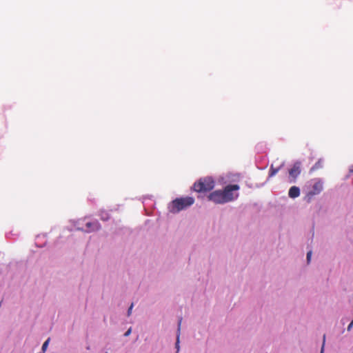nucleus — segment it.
<instances>
[{
	"label": "nucleus",
	"instance_id": "f257e3e1",
	"mask_svg": "<svg viewBox=\"0 0 353 353\" xmlns=\"http://www.w3.org/2000/svg\"><path fill=\"white\" fill-rule=\"evenodd\" d=\"M239 185L229 184L222 189L214 190L209 193L207 199L216 205H224L236 201L239 196Z\"/></svg>",
	"mask_w": 353,
	"mask_h": 353
},
{
	"label": "nucleus",
	"instance_id": "f03ea898",
	"mask_svg": "<svg viewBox=\"0 0 353 353\" xmlns=\"http://www.w3.org/2000/svg\"><path fill=\"white\" fill-rule=\"evenodd\" d=\"M194 198L192 196H185L176 198L170 201L168 205V211L172 214H177L182 210H185L194 203Z\"/></svg>",
	"mask_w": 353,
	"mask_h": 353
},
{
	"label": "nucleus",
	"instance_id": "7ed1b4c3",
	"mask_svg": "<svg viewBox=\"0 0 353 353\" xmlns=\"http://www.w3.org/2000/svg\"><path fill=\"white\" fill-rule=\"evenodd\" d=\"M214 187L213 178H200L193 185L194 190L197 192L211 191Z\"/></svg>",
	"mask_w": 353,
	"mask_h": 353
},
{
	"label": "nucleus",
	"instance_id": "20e7f679",
	"mask_svg": "<svg viewBox=\"0 0 353 353\" xmlns=\"http://www.w3.org/2000/svg\"><path fill=\"white\" fill-rule=\"evenodd\" d=\"M81 222H85V227L78 225L77 230L90 233L98 231L101 229V224L97 220L88 221L87 218H84L83 219L79 220V223Z\"/></svg>",
	"mask_w": 353,
	"mask_h": 353
},
{
	"label": "nucleus",
	"instance_id": "39448f33",
	"mask_svg": "<svg viewBox=\"0 0 353 353\" xmlns=\"http://www.w3.org/2000/svg\"><path fill=\"white\" fill-rule=\"evenodd\" d=\"M323 190V183L321 180L314 182L308 190L305 199L307 203H310L313 197L319 194Z\"/></svg>",
	"mask_w": 353,
	"mask_h": 353
},
{
	"label": "nucleus",
	"instance_id": "423d86ee",
	"mask_svg": "<svg viewBox=\"0 0 353 353\" xmlns=\"http://www.w3.org/2000/svg\"><path fill=\"white\" fill-rule=\"evenodd\" d=\"M301 172V163L300 161L295 162L292 168L289 170L290 176H297Z\"/></svg>",
	"mask_w": 353,
	"mask_h": 353
},
{
	"label": "nucleus",
	"instance_id": "0eeeda50",
	"mask_svg": "<svg viewBox=\"0 0 353 353\" xmlns=\"http://www.w3.org/2000/svg\"><path fill=\"white\" fill-rule=\"evenodd\" d=\"M182 319H180L178 322V328L176 331V343H175V348L176 349V353H179L180 350V334H181V324Z\"/></svg>",
	"mask_w": 353,
	"mask_h": 353
},
{
	"label": "nucleus",
	"instance_id": "6e6552de",
	"mask_svg": "<svg viewBox=\"0 0 353 353\" xmlns=\"http://www.w3.org/2000/svg\"><path fill=\"white\" fill-rule=\"evenodd\" d=\"M46 244V235H37L36 237L35 245L38 248H43Z\"/></svg>",
	"mask_w": 353,
	"mask_h": 353
},
{
	"label": "nucleus",
	"instance_id": "1a4fd4ad",
	"mask_svg": "<svg viewBox=\"0 0 353 353\" xmlns=\"http://www.w3.org/2000/svg\"><path fill=\"white\" fill-rule=\"evenodd\" d=\"M300 195V189L296 186H292L288 192V196L290 198L295 199Z\"/></svg>",
	"mask_w": 353,
	"mask_h": 353
},
{
	"label": "nucleus",
	"instance_id": "9d476101",
	"mask_svg": "<svg viewBox=\"0 0 353 353\" xmlns=\"http://www.w3.org/2000/svg\"><path fill=\"white\" fill-rule=\"evenodd\" d=\"M324 161L319 159L318 161L311 168L310 172L316 171L323 168Z\"/></svg>",
	"mask_w": 353,
	"mask_h": 353
},
{
	"label": "nucleus",
	"instance_id": "9b49d317",
	"mask_svg": "<svg viewBox=\"0 0 353 353\" xmlns=\"http://www.w3.org/2000/svg\"><path fill=\"white\" fill-rule=\"evenodd\" d=\"M143 205L144 206L145 210H146V208L149 205H154V201L152 199V196H143V201H142Z\"/></svg>",
	"mask_w": 353,
	"mask_h": 353
},
{
	"label": "nucleus",
	"instance_id": "f8f14e48",
	"mask_svg": "<svg viewBox=\"0 0 353 353\" xmlns=\"http://www.w3.org/2000/svg\"><path fill=\"white\" fill-rule=\"evenodd\" d=\"M98 215L100 216V219L103 221H108L110 217L109 212L103 209L99 210Z\"/></svg>",
	"mask_w": 353,
	"mask_h": 353
},
{
	"label": "nucleus",
	"instance_id": "ddd939ff",
	"mask_svg": "<svg viewBox=\"0 0 353 353\" xmlns=\"http://www.w3.org/2000/svg\"><path fill=\"white\" fill-rule=\"evenodd\" d=\"M281 167H282V165L280 166H278L276 168H275L274 167V165H272L270 170V176H273L275 174H276L278 171L281 169Z\"/></svg>",
	"mask_w": 353,
	"mask_h": 353
},
{
	"label": "nucleus",
	"instance_id": "4468645a",
	"mask_svg": "<svg viewBox=\"0 0 353 353\" xmlns=\"http://www.w3.org/2000/svg\"><path fill=\"white\" fill-rule=\"evenodd\" d=\"M50 338H48L42 345L41 350L43 352H45L48 348L49 342H50Z\"/></svg>",
	"mask_w": 353,
	"mask_h": 353
},
{
	"label": "nucleus",
	"instance_id": "2eb2a0df",
	"mask_svg": "<svg viewBox=\"0 0 353 353\" xmlns=\"http://www.w3.org/2000/svg\"><path fill=\"white\" fill-rule=\"evenodd\" d=\"M312 250H310V251H309V252H307V255H306V260H307V263H310L311 257H312Z\"/></svg>",
	"mask_w": 353,
	"mask_h": 353
},
{
	"label": "nucleus",
	"instance_id": "dca6fc26",
	"mask_svg": "<svg viewBox=\"0 0 353 353\" xmlns=\"http://www.w3.org/2000/svg\"><path fill=\"white\" fill-rule=\"evenodd\" d=\"M133 307H134V304H133V303H131V305H130V306L129 307V308H128V312H127V315H128V316H130L131 315V314H132V310Z\"/></svg>",
	"mask_w": 353,
	"mask_h": 353
},
{
	"label": "nucleus",
	"instance_id": "f3484780",
	"mask_svg": "<svg viewBox=\"0 0 353 353\" xmlns=\"http://www.w3.org/2000/svg\"><path fill=\"white\" fill-rule=\"evenodd\" d=\"M325 342V335L323 336V344H322V347L321 348V352L320 353H323L324 352Z\"/></svg>",
	"mask_w": 353,
	"mask_h": 353
},
{
	"label": "nucleus",
	"instance_id": "a211bd4d",
	"mask_svg": "<svg viewBox=\"0 0 353 353\" xmlns=\"http://www.w3.org/2000/svg\"><path fill=\"white\" fill-rule=\"evenodd\" d=\"M132 332V327H130L124 334L125 336H128Z\"/></svg>",
	"mask_w": 353,
	"mask_h": 353
},
{
	"label": "nucleus",
	"instance_id": "6ab92c4d",
	"mask_svg": "<svg viewBox=\"0 0 353 353\" xmlns=\"http://www.w3.org/2000/svg\"><path fill=\"white\" fill-rule=\"evenodd\" d=\"M79 220L77 221V223L75 225L77 228L78 225L85 227V222H81L80 223H79Z\"/></svg>",
	"mask_w": 353,
	"mask_h": 353
},
{
	"label": "nucleus",
	"instance_id": "aec40b11",
	"mask_svg": "<svg viewBox=\"0 0 353 353\" xmlns=\"http://www.w3.org/2000/svg\"><path fill=\"white\" fill-rule=\"evenodd\" d=\"M350 173L353 174V164L350 168Z\"/></svg>",
	"mask_w": 353,
	"mask_h": 353
},
{
	"label": "nucleus",
	"instance_id": "412c9836",
	"mask_svg": "<svg viewBox=\"0 0 353 353\" xmlns=\"http://www.w3.org/2000/svg\"><path fill=\"white\" fill-rule=\"evenodd\" d=\"M249 185L250 188H254V186H253V185ZM254 187L259 188V185H254Z\"/></svg>",
	"mask_w": 353,
	"mask_h": 353
},
{
	"label": "nucleus",
	"instance_id": "4be33fe9",
	"mask_svg": "<svg viewBox=\"0 0 353 353\" xmlns=\"http://www.w3.org/2000/svg\"><path fill=\"white\" fill-rule=\"evenodd\" d=\"M105 353H108V352H105Z\"/></svg>",
	"mask_w": 353,
	"mask_h": 353
}]
</instances>
